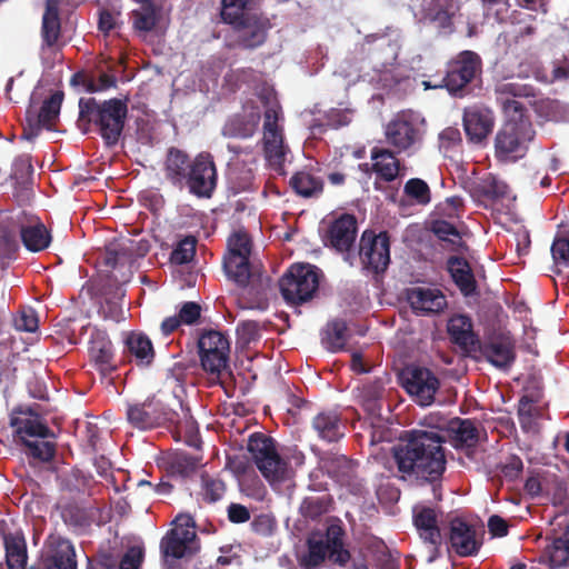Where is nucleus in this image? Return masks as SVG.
<instances>
[{"label":"nucleus","mask_w":569,"mask_h":569,"mask_svg":"<svg viewBox=\"0 0 569 569\" xmlns=\"http://www.w3.org/2000/svg\"><path fill=\"white\" fill-rule=\"evenodd\" d=\"M496 100L506 114V121L495 137V157L502 162H516L522 159L536 137L530 117L525 106L515 98L535 97V88L515 81L497 83Z\"/></svg>","instance_id":"f257e3e1"},{"label":"nucleus","mask_w":569,"mask_h":569,"mask_svg":"<svg viewBox=\"0 0 569 569\" xmlns=\"http://www.w3.org/2000/svg\"><path fill=\"white\" fill-rule=\"evenodd\" d=\"M440 431L415 429L406 432L403 442L392 448L398 470L416 475L431 483L439 481L446 471L447 458Z\"/></svg>","instance_id":"f03ea898"},{"label":"nucleus","mask_w":569,"mask_h":569,"mask_svg":"<svg viewBox=\"0 0 569 569\" xmlns=\"http://www.w3.org/2000/svg\"><path fill=\"white\" fill-rule=\"evenodd\" d=\"M247 448L274 492L291 497L296 483L288 459L291 458L296 466H301L305 462V455L297 449L293 450L291 457L283 451L279 453L274 440L262 432L252 433L248 439Z\"/></svg>","instance_id":"7ed1b4c3"},{"label":"nucleus","mask_w":569,"mask_h":569,"mask_svg":"<svg viewBox=\"0 0 569 569\" xmlns=\"http://www.w3.org/2000/svg\"><path fill=\"white\" fill-rule=\"evenodd\" d=\"M199 465V459L189 453H176L168 462L166 469V476L162 477L161 481L157 485H152L147 480H132L124 471H118L117 475H111L106 478V487H112L113 493H120L121 491L131 492L134 488L144 490V495L157 493V495H171L176 488L183 489L181 495H192L190 491V483L197 482L191 479V475L194 473Z\"/></svg>","instance_id":"20e7f679"},{"label":"nucleus","mask_w":569,"mask_h":569,"mask_svg":"<svg viewBox=\"0 0 569 569\" xmlns=\"http://www.w3.org/2000/svg\"><path fill=\"white\" fill-rule=\"evenodd\" d=\"M127 101L119 98L103 101L80 98L78 128L82 133H89L93 127L108 147L116 146L124 129L128 116Z\"/></svg>","instance_id":"39448f33"},{"label":"nucleus","mask_w":569,"mask_h":569,"mask_svg":"<svg viewBox=\"0 0 569 569\" xmlns=\"http://www.w3.org/2000/svg\"><path fill=\"white\" fill-rule=\"evenodd\" d=\"M181 412L168 408L163 402L154 398H148L143 402L128 405L127 420L140 430L153 429L163 425L174 426L179 431L192 435L197 427L189 409L179 403Z\"/></svg>","instance_id":"423d86ee"},{"label":"nucleus","mask_w":569,"mask_h":569,"mask_svg":"<svg viewBox=\"0 0 569 569\" xmlns=\"http://www.w3.org/2000/svg\"><path fill=\"white\" fill-rule=\"evenodd\" d=\"M345 536L342 522L338 519L328 523L325 531L310 532L307 539L308 552L302 557L301 565L306 569H313L328 558L336 565L346 566L351 553L345 548Z\"/></svg>","instance_id":"0eeeda50"},{"label":"nucleus","mask_w":569,"mask_h":569,"mask_svg":"<svg viewBox=\"0 0 569 569\" xmlns=\"http://www.w3.org/2000/svg\"><path fill=\"white\" fill-rule=\"evenodd\" d=\"M194 527L191 516L176 517L173 527L160 540V555L164 565H172L180 559H190L200 550Z\"/></svg>","instance_id":"6e6552de"},{"label":"nucleus","mask_w":569,"mask_h":569,"mask_svg":"<svg viewBox=\"0 0 569 569\" xmlns=\"http://www.w3.org/2000/svg\"><path fill=\"white\" fill-rule=\"evenodd\" d=\"M322 277V271L313 264H292L279 280L281 296L290 306L309 302L318 295Z\"/></svg>","instance_id":"1a4fd4ad"},{"label":"nucleus","mask_w":569,"mask_h":569,"mask_svg":"<svg viewBox=\"0 0 569 569\" xmlns=\"http://www.w3.org/2000/svg\"><path fill=\"white\" fill-rule=\"evenodd\" d=\"M199 357L202 369L211 376V381L222 385L226 377H231L229 367V339L217 330H207L198 340Z\"/></svg>","instance_id":"9d476101"},{"label":"nucleus","mask_w":569,"mask_h":569,"mask_svg":"<svg viewBox=\"0 0 569 569\" xmlns=\"http://www.w3.org/2000/svg\"><path fill=\"white\" fill-rule=\"evenodd\" d=\"M425 119L412 110H402L393 116L385 128L386 142L397 153L416 150L423 140Z\"/></svg>","instance_id":"9b49d317"},{"label":"nucleus","mask_w":569,"mask_h":569,"mask_svg":"<svg viewBox=\"0 0 569 569\" xmlns=\"http://www.w3.org/2000/svg\"><path fill=\"white\" fill-rule=\"evenodd\" d=\"M482 61L478 53L465 50L452 58L446 68V74L439 83L425 81L426 88H446L451 94L463 97L467 87L481 73Z\"/></svg>","instance_id":"f8f14e48"},{"label":"nucleus","mask_w":569,"mask_h":569,"mask_svg":"<svg viewBox=\"0 0 569 569\" xmlns=\"http://www.w3.org/2000/svg\"><path fill=\"white\" fill-rule=\"evenodd\" d=\"M522 489L531 498H569V476L556 465L530 467L526 471Z\"/></svg>","instance_id":"ddd939ff"},{"label":"nucleus","mask_w":569,"mask_h":569,"mask_svg":"<svg viewBox=\"0 0 569 569\" xmlns=\"http://www.w3.org/2000/svg\"><path fill=\"white\" fill-rule=\"evenodd\" d=\"M57 509L63 521L76 528L102 526L112 519V505L107 500H66Z\"/></svg>","instance_id":"4468645a"},{"label":"nucleus","mask_w":569,"mask_h":569,"mask_svg":"<svg viewBox=\"0 0 569 569\" xmlns=\"http://www.w3.org/2000/svg\"><path fill=\"white\" fill-rule=\"evenodd\" d=\"M359 259L365 271L375 276L385 273L390 264L389 232L365 230L359 241Z\"/></svg>","instance_id":"2eb2a0df"},{"label":"nucleus","mask_w":569,"mask_h":569,"mask_svg":"<svg viewBox=\"0 0 569 569\" xmlns=\"http://www.w3.org/2000/svg\"><path fill=\"white\" fill-rule=\"evenodd\" d=\"M553 515L550 522H556L562 532L555 537L541 555V562L550 569H558L569 562V500H552Z\"/></svg>","instance_id":"dca6fc26"},{"label":"nucleus","mask_w":569,"mask_h":569,"mask_svg":"<svg viewBox=\"0 0 569 569\" xmlns=\"http://www.w3.org/2000/svg\"><path fill=\"white\" fill-rule=\"evenodd\" d=\"M401 386L422 407L430 406L440 387V381L428 368L409 366L400 373Z\"/></svg>","instance_id":"f3484780"},{"label":"nucleus","mask_w":569,"mask_h":569,"mask_svg":"<svg viewBox=\"0 0 569 569\" xmlns=\"http://www.w3.org/2000/svg\"><path fill=\"white\" fill-rule=\"evenodd\" d=\"M217 183L218 172L212 156L208 152L196 156L186 179L184 188L198 198L210 199Z\"/></svg>","instance_id":"a211bd4d"},{"label":"nucleus","mask_w":569,"mask_h":569,"mask_svg":"<svg viewBox=\"0 0 569 569\" xmlns=\"http://www.w3.org/2000/svg\"><path fill=\"white\" fill-rule=\"evenodd\" d=\"M321 462L328 473L341 488H346L349 495L363 496L366 493V485L357 473V465L346 455L328 452L321 457Z\"/></svg>","instance_id":"6ab92c4d"},{"label":"nucleus","mask_w":569,"mask_h":569,"mask_svg":"<svg viewBox=\"0 0 569 569\" xmlns=\"http://www.w3.org/2000/svg\"><path fill=\"white\" fill-rule=\"evenodd\" d=\"M460 4L456 0H422L421 20L432 26L439 36H450L455 32L456 18Z\"/></svg>","instance_id":"aec40b11"},{"label":"nucleus","mask_w":569,"mask_h":569,"mask_svg":"<svg viewBox=\"0 0 569 569\" xmlns=\"http://www.w3.org/2000/svg\"><path fill=\"white\" fill-rule=\"evenodd\" d=\"M236 36V46L241 49H256L262 46L271 28L270 20L263 14L246 13L234 23H229Z\"/></svg>","instance_id":"412c9836"},{"label":"nucleus","mask_w":569,"mask_h":569,"mask_svg":"<svg viewBox=\"0 0 569 569\" xmlns=\"http://www.w3.org/2000/svg\"><path fill=\"white\" fill-rule=\"evenodd\" d=\"M89 362L102 379H109L112 382V375L118 370L114 349L108 335L101 330H94L91 333L88 348Z\"/></svg>","instance_id":"4be33fe9"},{"label":"nucleus","mask_w":569,"mask_h":569,"mask_svg":"<svg viewBox=\"0 0 569 569\" xmlns=\"http://www.w3.org/2000/svg\"><path fill=\"white\" fill-rule=\"evenodd\" d=\"M482 526L470 522L462 517H455L450 520L449 542L451 548L460 557H471L478 553L482 546L479 539L478 529L482 530Z\"/></svg>","instance_id":"5701e85b"},{"label":"nucleus","mask_w":569,"mask_h":569,"mask_svg":"<svg viewBox=\"0 0 569 569\" xmlns=\"http://www.w3.org/2000/svg\"><path fill=\"white\" fill-rule=\"evenodd\" d=\"M10 426L22 445L30 438H54V432L41 420L31 408L18 407L11 411Z\"/></svg>","instance_id":"b1692460"},{"label":"nucleus","mask_w":569,"mask_h":569,"mask_svg":"<svg viewBox=\"0 0 569 569\" xmlns=\"http://www.w3.org/2000/svg\"><path fill=\"white\" fill-rule=\"evenodd\" d=\"M358 222L353 214L342 213L332 220L322 238L326 247L338 252H349L356 242Z\"/></svg>","instance_id":"393cba45"},{"label":"nucleus","mask_w":569,"mask_h":569,"mask_svg":"<svg viewBox=\"0 0 569 569\" xmlns=\"http://www.w3.org/2000/svg\"><path fill=\"white\" fill-rule=\"evenodd\" d=\"M477 350L498 369H509L516 361L515 341L507 333H495L483 342L479 341Z\"/></svg>","instance_id":"a878e982"},{"label":"nucleus","mask_w":569,"mask_h":569,"mask_svg":"<svg viewBox=\"0 0 569 569\" xmlns=\"http://www.w3.org/2000/svg\"><path fill=\"white\" fill-rule=\"evenodd\" d=\"M279 107L269 106L264 111L263 150L266 158L272 166L280 167L284 162L286 152L282 132L278 126Z\"/></svg>","instance_id":"bb28decb"},{"label":"nucleus","mask_w":569,"mask_h":569,"mask_svg":"<svg viewBox=\"0 0 569 569\" xmlns=\"http://www.w3.org/2000/svg\"><path fill=\"white\" fill-rule=\"evenodd\" d=\"M63 92L56 91L46 99L34 117L30 110L27 111V121L29 129L23 130V138L31 140L37 137L42 128L52 130L59 118L61 104L63 101Z\"/></svg>","instance_id":"cd10ccee"},{"label":"nucleus","mask_w":569,"mask_h":569,"mask_svg":"<svg viewBox=\"0 0 569 569\" xmlns=\"http://www.w3.org/2000/svg\"><path fill=\"white\" fill-rule=\"evenodd\" d=\"M463 129L470 142L481 143L492 132L493 112L482 106H472L463 110Z\"/></svg>","instance_id":"c85d7f7f"},{"label":"nucleus","mask_w":569,"mask_h":569,"mask_svg":"<svg viewBox=\"0 0 569 569\" xmlns=\"http://www.w3.org/2000/svg\"><path fill=\"white\" fill-rule=\"evenodd\" d=\"M60 0H46L41 22V50L57 52L63 47L61 41Z\"/></svg>","instance_id":"c756f323"},{"label":"nucleus","mask_w":569,"mask_h":569,"mask_svg":"<svg viewBox=\"0 0 569 569\" xmlns=\"http://www.w3.org/2000/svg\"><path fill=\"white\" fill-rule=\"evenodd\" d=\"M448 435L451 445L458 450H466L469 458H473L480 433L475 421L456 418L449 422Z\"/></svg>","instance_id":"7c9ffc66"},{"label":"nucleus","mask_w":569,"mask_h":569,"mask_svg":"<svg viewBox=\"0 0 569 569\" xmlns=\"http://www.w3.org/2000/svg\"><path fill=\"white\" fill-rule=\"evenodd\" d=\"M407 300L416 313H439L447 307V298L433 288L413 287L407 290Z\"/></svg>","instance_id":"2f4dec72"},{"label":"nucleus","mask_w":569,"mask_h":569,"mask_svg":"<svg viewBox=\"0 0 569 569\" xmlns=\"http://www.w3.org/2000/svg\"><path fill=\"white\" fill-rule=\"evenodd\" d=\"M29 569H77L72 543L67 539H58L54 546Z\"/></svg>","instance_id":"473e14b6"},{"label":"nucleus","mask_w":569,"mask_h":569,"mask_svg":"<svg viewBox=\"0 0 569 569\" xmlns=\"http://www.w3.org/2000/svg\"><path fill=\"white\" fill-rule=\"evenodd\" d=\"M446 264L452 282L463 297H473L479 295L478 282L473 270L466 258L460 256H450L447 259Z\"/></svg>","instance_id":"72a5a7b5"},{"label":"nucleus","mask_w":569,"mask_h":569,"mask_svg":"<svg viewBox=\"0 0 569 569\" xmlns=\"http://www.w3.org/2000/svg\"><path fill=\"white\" fill-rule=\"evenodd\" d=\"M19 234L27 250L39 252L47 249L51 242V233L37 217L22 221L18 218Z\"/></svg>","instance_id":"f704fd0d"},{"label":"nucleus","mask_w":569,"mask_h":569,"mask_svg":"<svg viewBox=\"0 0 569 569\" xmlns=\"http://www.w3.org/2000/svg\"><path fill=\"white\" fill-rule=\"evenodd\" d=\"M311 427L318 438L328 443L340 441L347 429L341 415L335 410H325L316 415Z\"/></svg>","instance_id":"c9c22d12"},{"label":"nucleus","mask_w":569,"mask_h":569,"mask_svg":"<svg viewBox=\"0 0 569 569\" xmlns=\"http://www.w3.org/2000/svg\"><path fill=\"white\" fill-rule=\"evenodd\" d=\"M191 166L192 160L184 151L171 147L164 160V177L173 187L183 189Z\"/></svg>","instance_id":"e433bc0d"},{"label":"nucleus","mask_w":569,"mask_h":569,"mask_svg":"<svg viewBox=\"0 0 569 569\" xmlns=\"http://www.w3.org/2000/svg\"><path fill=\"white\" fill-rule=\"evenodd\" d=\"M448 333L451 341L465 351H476L479 338L473 332L471 319L466 315L452 316L448 321Z\"/></svg>","instance_id":"4c0bfd02"},{"label":"nucleus","mask_w":569,"mask_h":569,"mask_svg":"<svg viewBox=\"0 0 569 569\" xmlns=\"http://www.w3.org/2000/svg\"><path fill=\"white\" fill-rule=\"evenodd\" d=\"M396 150L375 147L371 149L372 171L386 182L396 180L399 176L400 161Z\"/></svg>","instance_id":"58836bf2"},{"label":"nucleus","mask_w":569,"mask_h":569,"mask_svg":"<svg viewBox=\"0 0 569 569\" xmlns=\"http://www.w3.org/2000/svg\"><path fill=\"white\" fill-rule=\"evenodd\" d=\"M413 522L420 532L421 538L429 542L435 549L440 545L441 535L437 525L436 510L428 507H413Z\"/></svg>","instance_id":"ea45409f"},{"label":"nucleus","mask_w":569,"mask_h":569,"mask_svg":"<svg viewBox=\"0 0 569 569\" xmlns=\"http://www.w3.org/2000/svg\"><path fill=\"white\" fill-rule=\"evenodd\" d=\"M126 351L133 358L137 366L148 367L152 363L156 352L148 336L130 332L124 341Z\"/></svg>","instance_id":"a19ab883"},{"label":"nucleus","mask_w":569,"mask_h":569,"mask_svg":"<svg viewBox=\"0 0 569 569\" xmlns=\"http://www.w3.org/2000/svg\"><path fill=\"white\" fill-rule=\"evenodd\" d=\"M60 488L70 496H94L102 492L96 490L97 486L92 477L84 475L79 469H72L70 472L60 477Z\"/></svg>","instance_id":"79ce46f5"},{"label":"nucleus","mask_w":569,"mask_h":569,"mask_svg":"<svg viewBox=\"0 0 569 569\" xmlns=\"http://www.w3.org/2000/svg\"><path fill=\"white\" fill-rule=\"evenodd\" d=\"M259 121V111H252L249 114H236L226 122L222 134L228 138H250L254 134Z\"/></svg>","instance_id":"37998d69"},{"label":"nucleus","mask_w":569,"mask_h":569,"mask_svg":"<svg viewBox=\"0 0 569 569\" xmlns=\"http://www.w3.org/2000/svg\"><path fill=\"white\" fill-rule=\"evenodd\" d=\"M126 296V290L122 286H114L104 292L103 301L101 302L99 313L106 320L120 322L126 319L121 300Z\"/></svg>","instance_id":"c03bdc74"},{"label":"nucleus","mask_w":569,"mask_h":569,"mask_svg":"<svg viewBox=\"0 0 569 569\" xmlns=\"http://www.w3.org/2000/svg\"><path fill=\"white\" fill-rule=\"evenodd\" d=\"M292 190L300 197H319L323 191V182L308 171H298L289 180Z\"/></svg>","instance_id":"a18cd8bd"},{"label":"nucleus","mask_w":569,"mask_h":569,"mask_svg":"<svg viewBox=\"0 0 569 569\" xmlns=\"http://www.w3.org/2000/svg\"><path fill=\"white\" fill-rule=\"evenodd\" d=\"M223 269L227 276L233 280L238 287L247 288L252 280V272L249 258L224 257Z\"/></svg>","instance_id":"49530a36"},{"label":"nucleus","mask_w":569,"mask_h":569,"mask_svg":"<svg viewBox=\"0 0 569 569\" xmlns=\"http://www.w3.org/2000/svg\"><path fill=\"white\" fill-rule=\"evenodd\" d=\"M270 279L261 273H253L252 280L247 288L243 289V298H248L244 308H264L267 303V289Z\"/></svg>","instance_id":"de8ad7c7"},{"label":"nucleus","mask_w":569,"mask_h":569,"mask_svg":"<svg viewBox=\"0 0 569 569\" xmlns=\"http://www.w3.org/2000/svg\"><path fill=\"white\" fill-rule=\"evenodd\" d=\"M137 243L127 239L117 244L114 248L111 246L107 247L106 256H104V264L110 268H116L119 263L120 256L129 254L132 256L137 253L138 256H144L148 252L147 241L140 242L136 250Z\"/></svg>","instance_id":"09e8293b"},{"label":"nucleus","mask_w":569,"mask_h":569,"mask_svg":"<svg viewBox=\"0 0 569 569\" xmlns=\"http://www.w3.org/2000/svg\"><path fill=\"white\" fill-rule=\"evenodd\" d=\"M134 29L143 32L151 31L159 19L158 10L151 0H142L138 9L131 13Z\"/></svg>","instance_id":"8fccbe9b"},{"label":"nucleus","mask_w":569,"mask_h":569,"mask_svg":"<svg viewBox=\"0 0 569 569\" xmlns=\"http://www.w3.org/2000/svg\"><path fill=\"white\" fill-rule=\"evenodd\" d=\"M322 341L330 351L337 352L342 350L348 341L347 323L340 319L329 322Z\"/></svg>","instance_id":"3c124183"},{"label":"nucleus","mask_w":569,"mask_h":569,"mask_svg":"<svg viewBox=\"0 0 569 569\" xmlns=\"http://www.w3.org/2000/svg\"><path fill=\"white\" fill-rule=\"evenodd\" d=\"M18 220L8 224H0V257L13 258L19 250Z\"/></svg>","instance_id":"603ef678"},{"label":"nucleus","mask_w":569,"mask_h":569,"mask_svg":"<svg viewBox=\"0 0 569 569\" xmlns=\"http://www.w3.org/2000/svg\"><path fill=\"white\" fill-rule=\"evenodd\" d=\"M256 3V0H221L220 17L224 23H234L240 16L246 14Z\"/></svg>","instance_id":"864d4df0"},{"label":"nucleus","mask_w":569,"mask_h":569,"mask_svg":"<svg viewBox=\"0 0 569 569\" xmlns=\"http://www.w3.org/2000/svg\"><path fill=\"white\" fill-rule=\"evenodd\" d=\"M476 191L479 196L490 201H496L507 196L508 186L497 177L490 174L478 184Z\"/></svg>","instance_id":"5fc2aeb1"},{"label":"nucleus","mask_w":569,"mask_h":569,"mask_svg":"<svg viewBox=\"0 0 569 569\" xmlns=\"http://www.w3.org/2000/svg\"><path fill=\"white\" fill-rule=\"evenodd\" d=\"M499 472L502 481L508 483V488H513V483L523 472V462L517 455H509L499 466Z\"/></svg>","instance_id":"6e6d98bb"},{"label":"nucleus","mask_w":569,"mask_h":569,"mask_svg":"<svg viewBox=\"0 0 569 569\" xmlns=\"http://www.w3.org/2000/svg\"><path fill=\"white\" fill-rule=\"evenodd\" d=\"M197 240L192 236L184 237L172 250L170 260L177 264L190 262L196 254Z\"/></svg>","instance_id":"4d7b16f0"},{"label":"nucleus","mask_w":569,"mask_h":569,"mask_svg":"<svg viewBox=\"0 0 569 569\" xmlns=\"http://www.w3.org/2000/svg\"><path fill=\"white\" fill-rule=\"evenodd\" d=\"M403 191L419 204H427L431 200V192L428 183L419 178L409 179L405 184Z\"/></svg>","instance_id":"13d9d810"},{"label":"nucleus","mask_w":569,"mask_h":569,"mask_svg":"<svg viewBox=\"0 0 569 569\" xmlns=\"http://www.w3.org/2000/svg\"><path fill=\"white\" fill-rule=\"evenodd\" d=\"M23 446L29 456L44 462L52 460L56 456V443L46 439L26 441Z\"/></svg>","instance_id":"bf43d9fd"},{"label":"nucleus","mask_w":569,"mask_h":569,"mask_svg":"<svg viewBox=\"0 0 569 569\" xmlns=\"http://www.w3.org/2000/svg\"><path fill=\"white\" fill-rule=\"evenodd\" d=\"M229 253L227 257L246 258L251 253V241L249 236L243 231L231 234L228 239Z\"/></svg>","instance_id":"052dcab7"},{"label":"nucleus","mask_w":569,"mask_h":569,"mask_svg":"<svg viewBox=\"0 0 569 569\" xmlns=\"http://www.w3.org/2000/svg\"><path fill=\"white\" fill-rule=\"evenodd\" d=\"M117 563V569H140L144 559L143 546H131L127 549L123 556L119 559L113 555Z\"/></svg>","instance_id":"680f3d73"},{"label":"nucleus","mask_w":569,"mask_h":569,"mask_svg":"<svg viewBox=\"0 0 569 569\" xmlns=\"http://www.w3.org/2000/svg\"><path fill=\"white\" fill-rule=\"evenodd\" d=\"M538 416L539 409L533 401L528 396L521 397L518 405V419L522 429H531L532 422Z\"/></svg>","instance_id":"e2e57ef3"},{"label":"nucleus","mask_w":569,"mask_h":569,"mask_svg":"<svg viewBox=\"0 0 569 569\" xmlns=\"http://www.w3.org/2000/svg\"><path fill=\"white\" fill-rule=\"evenodd\" d=\"M14 328L19 331L34 332L39 327L37 312L32 308H24L13 319Z\"/></svg>","instance_id":"0e129e2a"},{"label":"nucleus","mask_w":569,"mask_h":569,"mask_svg":"<svg viewBox=\"0 0 569 569\" xmlns=\"http://www.w3.org/2000/svg\"><path fill=\"white\" fill-rule=\"evenodd\" d=\"M200 483L203 489L204 498H222L226 493V483L218 477L202 473Z\"/></svg>","instance_id":"69168bd1"},{"label":"nucleus","mask_w":569,"mask_h":569,"mask_svg":"<svg viewBox=\"0 0 569 569\" xmlns=\"http://www.w3.org/2000/svg\"><path fill=\"white\" fill-rule=\"evenodd\" d=\"M551 254L556 266H569V239L565 237L555 238L551 244Z\"/></svg>","instance_id":"338daca9"},{"label":"nucleus","mask_w":569,"mask_h":569,"mask_svg":"<svg viewBox=\"0 0 569 569\" xmlns=\"http://www.w3.org/2000/svg\"><path fill=\"white\" fill-rule=\"evenodd\" d=\"M331 500H302L300 512L305 518L316 519L328 511Z\"/></svg>","instance_id":"774afa93"}]
</instances>
